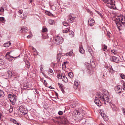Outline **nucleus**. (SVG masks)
<instances>
[{
	"instance_id": "obj_52",
	"label": "nucleus",
	"mask_w": 125,
	"mask_h": 125,
	"mask_svg": "<svg viewBox=\"0 0 125 125\" xmlns=\"http://www.w3.org/2000/svg\"><path fill=\"white\" fill-rule=\"evenodd\" d=\"M57 77L59 79H61L62 78V76L61 75H58Z\"/></svg>"
},
{
	"instance_id": "obj_12",
	"label": "nucleus",
	"mask_w": 125,
	"mask_h": 125,
	"mask_svg": "<svg viewBox=\"0 0 125 125\" xmlns=\"http://www.w3.org/2000/svg\"><path fill=\"white\" fill-rule=\"evenodd\" d=\"M94 102L98 106H101V103L99 99L97 97H95Z\"/></svg>"
},
{
	"instance_id": "obj_44",
	"label": "nucleus",
	"mask_w": 125,
	"mask_h": 125,
	"mask_svg": "<svg viewBox=\"0 0 125 125\" xmlns=\"http://www.w3.org/2000/svg\"><path fill=\"white\" fill-rule=\"evenodd\" d=\"M112 110L114 111H115L116 110V107L113 106V107H112Z\"/></svg>"
},
{
	"instance_id": "obj_38",
	"label": "nucleus",
	"mask_w": 125,
	"mask_h": 125,
	"mask_svg": "<svg viewBox=\"0 0 125 125\" xmlns=\"http://www.w3.org/2000/svg\"><path fill=\"white\" fill-rule=\"evenodd\" d=\"M107 49V46L105 45H104L103 50L104 51H105Z\"/></svg>"
},
{
	"instance_id": "obj_62",
	"label": "nucleus",
	"mask_w": 125,
	"mask_h": 125,
	"mask_svg": "<svg viewBox=\"0 0 125 125\" xmlns=\"http://www.w3.org/2000/svg\"><path fill=\"white\" fill-rule=\"evenodd\" d=\"M6 59H7L9 61H11V60L9 58H8V57H7L6 58Z\"/></svg>"
},
{
	"instance_id": "obj_50",
	"label": "nucleus",
	"mask_w": 125,
	"mask_h": 125,
	"mask_svg": "<svg viewBox=\"0 0 125 125\" xmlns=\"http://www.w3.org/2000/svg\"><path fill=\"white\" fill-rule=\"evenodd\" d=\"M23 11L22 10H19L18 12L19 13L21 14L22 13Z\"/></svg>"
},
{
	"instance_id": "obj_14",
	"label": "nucleus",
	"mask_w": 125,
	"mask_h": 125,
	"mask_svg": "<svg viewBox=\"0 0 125 125\" xmlns=\"http://www.w3.org/2000/svg\"><path fill=\"white\" fill-rule=\"evenodd\" d=\"M101 115L103 118L105 120H108V118L106 115L104 113H101Z\"/></svg>"
},
{
	"instance_id": "obj_3",
	"label": "nucleus",
	"mask_w": 125,
	"mask_h": 125,
	"mask_svg": "<svg viewBox=\"0 0 125 125\" xmlns=\"http://www.w3.org/2000/svg\"><path fill=\"white\" fill-rule=\"evenodd\" d=\"M51 41L57 45L62 44L63 41V39L62 37L57 36L53 38V39H51Z\"/></svg>"
},
{
	"instance_id": "obj_18",
	"label": "nucleus",
	"mask_w": 125,
	"mask_h": 125,
	"mask_svg": "<svg viewBox=\"0 0 125 125\" xmlns=\"http://www.w3.org/2000/svg\"><path fill=\"white\" fill-rule=\"evenodd\" d=\"M79 83L78 82H76V81L75 82V84L74 86V88L75 89H76L77 88L78 85H79Z\"/></svg>"
},
{
	"instance_id": "obj_37",
	"label": "nucleus",
	"mask_w": 125,
	"mask_h": 125,
	"mask_svg": "<svg viewBox=\"0 0 125 125\" xmlns=\"http://www.w3.org/2000/svg\"><path fill=\"white\" fill-rule=\"evenodd\" d=\"M120 77L122 79H124L125 78V75L123 74H120Z\"/></svg>"
},
{
	"instance_id": "obj_42",
	"label": "nucleus",
	"mask_w": 125,
	"mask_h": 125,
	"mask_svg": "<svg viewBox=\"0 0 125 125\" xmlns=\"http://www.w3.org/2000/svg\"><path fill=\"white\" fill-rule=\"evenodd\" d=\"M0 20L2 22H3L4 21V18L2 17H0Z\"/></svg>"
},
{
	"instance_id": "obj_51",
	"label": "nucleus",
	"mask_w": 125,
	"mask_h": 125,
	"mask_svg": "<svg viewBox=\"0 0 125 125\" xmlns=\"http://www.w3.org/2000/svg\"><path fill=\"white\" fill-rule=\"evenodd\" d=\"M68 63V62L67 61H66L64 62V64H63V66H65L66 64H67Z\"/></svg>"
},
{
	"instance_id": "obj_58",
	"label": "nucleus",
	"mask_w": 125,
	"mask_h": 125,
	"mask_svg": "<svg viewBox=\"0 0 125 125\" xmlns=\"http://www.w3.org/2000/svg\"><path fill=\"white\" fill-rule=\"evenodd\" d=\"M91 65L92 66H93V65H94V62H93V61H92V62H91Z\"/></svg>"
},
{
	"instance_id": "obj_21",
	"label": "nucleus",
	"mask_w": 125,
	"mask_h": 125,
	"mask_svg": "<svg viewBox=\"0 0 125 125\" xmlns=\"http://www.w3.org/2000/svg\"><path fill=\"white\" fill-rule=\"evenodd\" d=\"M73 53V50H71L70 52H69L66 53V55L67 56H71L72 55V54Z\"/></svg>"
},
{
	"instance_id": "obj_61",
	"label": "nucleus",
	"mask_w": 125,
	"mask_h": 125,
	"mask_svg": "<svg viewBox=\"0 0 125 125\" xmlns=\"http://www.w3.org/2000/svg\"><path fill=\"white\" fill-rule=\"evenodd\" d=\"M40 70L41 71L43 69V68L42 67V65H41L40 66Z\"/></svg>"
},
{
	"instance_id": "obj_8",
	"label": "nucleus",
	"mask_w": 125,
	"mask_h": 125,
	"mask_svg": "<svg viewBox=\"0 0 125 125\" xmlns=\"http://www.w3.org/2000/svg\"><path fill=\"white\" fill-rule=\"evenodd\" d=\"M110 59L111 61L116 63H118L120 61L118 58L115 56L110 57Z\"/></svg>"
},
{
	"instance_id": "obj_31",
	"label": "nucleus",
	"mask_w": 125,
	"mask_h": 125,
	"mask_svg": "<svg viewBox=\"0 0 125 125\" xmlns=\"http://www.w3.org/2000/svg\"><path fill=\"white\" fill-rule=\"evenodd\" d=\"M62 24L64 26H68L69 25V24L66 22H62Z\"/></svg>"
},
{
	"instance_id": "obj_43",
	"label": "nucleus",
	"mask_w": 125,
	"mask_h": 125,
	"mask_svg": "<svg viewBox=\"0 0 125 125\" xmlns=\"http://www.w3.org/2000/svg\"><path fill=\"white\" fill-rule=\"evenodd\" d=\"M4 9L2 7H1L0 9V11L1 12H4Z\"/></svg>"
},
{
	"instance_id": "obj_39",
	"label": "nucleus",
	"mask_w": 125,
	"mask_h": 125,
	"mask_svg": "<svg viewBox=\"0 0 125 125\" xmlns=\"http://www.w3.org/2000/svg\"><path fill=\"white\" fill-rule=\"evenodd\" d=\"M89 52L90 53L91 55H92V53H93V51L91 49H89L88 50Z\"/></svg>"
},
{
	"instance_id": "obj_16",
	"label": "nucleus",
	"mask_w": 125,
	"mask_h": 125,
	"mask_svg": "<svg viewBox=\"0 0 125 125\" xmlns=\"http://www.w3.org/2000/svg\"><path fill=\"white\" fill-rule=\"evenodd\" d=\"M26 27H23L21 28L20 32L25 33L27 32L28 31Z\"/></svg>"
},
{
	"instance_id": "obj_45",
	"label": "nucleus",
	"mask_w": 125,
	"mask_h": 125,
	"mask_svg": "<svg viewBox=\"0 0 125 125\" xmlns=\"http://www.w3.org/2000/svg\"><path fill=\"white\" fill-rule=\"evenodd\" d=\"M96 11L98 14L102 18L103 17V16L99 12Z\"/></svg>"
},
{
	"instance_id": "obj_27",
	"label": "nucleus",
	"mask_w": 125,
	"mask_h": 125,
	"mask_svg": "<svg viewBox=\"0 0 125 125\" xmlns=\"http://www.w3.org/2000/svg\"><path fill=\"white\" fill-rule=\"evenodd\" d=\"M26 65L27 66V67L28 69H29L30 68V63L28 61H27V62H25Z\"/></svg>"
},
{
	"instance_id": "obj_1",
	"label": "nucleus",
	"mask_w": 125,
	"mask_h": 125,
	"mask_svg": "<svg viewBox=\"0 0 125 125\" xmlns=\"http://www.w3.org/2000/svg\"><path fill=\"white\" fill-rule=\"evenodd\" d=\"M96 94L98 98H100L101 101H103L105 105L107 104L111 101V100L108 98V92L106 90L103 94L100 92H98L96 93Z\"/></svg>"
},
{
	"instance_id": "obj_54",
	"label": "nucleus",
	"mask_w": 125,
	"mask_h": 125,
	"mask_svg": "<svg viewBox=\"0 0 125 125\" xmlns=\"http://www.w3.org/2000/svg\"><path fill=\"white\" fill-rule=\"evenodd\" d=\"M111 52L113 53L114 54H115V50H111Z\"/></svg>"
},
{
	"instance_id": "obj_63",
	"label": "nucleus",
	"mask_w": 125,
	"mask_h": 125,
	"mask_svg": "<svg viewBox=\"0 0 125 125\" xmlns=\"http://www.w3.org/2000/svg\"><path fill=\"white\" fill-rule=\"evenodd\" d=\"M17 124L18 125H21V124L19 123H18L17 122Z\"/></svg>"
},
{
	"instance_id": "obj_32",
	"label": "nucleus",
	"mask_w": 125,
	"mask_h": 125,
	"mask_svg": "<svg viewBox=\"0 0 125 125\" xmlns=\"http://www.w3.org/2000/svg\"><path fill=\"white\" fill-rule=\"evenodd\" d=\"M58 85L59 86V88L60 89H61L62 88H63V85L62 84H60V83H58Z\"/></svg>"
},
{
	"instance_id": "obj_22",
	"label": "nucleus",
	"mask_w": 125,
	"mask_h": 125,
	"mask_svg": "<svg viewBox=\"0 0 125 125\" xmlns=\"http://www.w3.org/2000/svg\"><path fill=\"white\" fill-rule=\"evenodd\" d=\"M70 27H69L67 28L66 29L63 30V32L65 33H67L70 30Z\"/></svg>"
},
{
	"instance_id": "obj_4",
	"label": "nucleus",
	"mask_w": 125,
	"mask_h": 125,
	"mask_svg": "<svg viewBox=\"0 0 125 125\" xmlns=\"http://www.w3.org/2000/svg\"><path fill=\"white\" fill-rule=\"evenodd\" d=\"M105 3L107 4V6L110 8L115 9L116 8L114 0H108Z\"/></svg>"
},
{
	"instance_id": "obj_59",
	"label": "nucleus",
	"mask_w": 125,
	"mask_h": 125,
	"mask_svg": "<svg viewBox=\"0 0 125 125\" xmlns=\"http://www.w3.org/2000/svg\"><path fill=\"white\" fill-rule=\"evenodd\" d=\"M61 89V91H62V92L63 93H64V90L63 89V88H62L61 89Z\"/></svg>"
},
{
	"instance_id": "obj_5",
	"label": "nucleus",
	"mask_w": 125,
	"mask_h": 125,
	"mask_svg": "<svg viewBox=\"0 0 125 125\" xmlns=\"http://www.w3.org/2000/svg\"><path fill=\"white\" fill-rule=\"evenodd\" d=\"M8 97L12 105L15 104L16 100V97L15 95L14 94H9Z\"/></svg>"
},
{
	"instance_id": "obj_40",
	"label": "nucleus",
	"mask_w": 125,
	"mask_h": 125,
	"mask_svg": "<svg viewBox=\"0 0 125 125\" xmlns=\"http://www.w3.org/2000/svg\"><path fill=\"white\" fill-rule=\"evenodd\" d=\"M63 112L61 111H60L58 112V114L60 115H61L63 114Z\"/></svg>"
},
{
	"instance_id": "obj_7",
	"label": "nucleus",
	"mask_w": 125,
	"mask_h": 125,
	"mask_svg": "<svg viewBox=\"0 0 125 125\" xmlns=\"http://www.w3.org/2000/svg\"><path fill=\"white\" fill-rule=\"evenodd\" d=\"M24 106L23 105H21L20 107V112L24 114L23 115H25L27 113V111L26 109L24 108Z\"/></svg>"
},
{
	"instance_id": "obj_25",
	"label": "nucleus",
	"mask_w": 125,
	"mask_h": 125,
	"mask_svg": "<svg viewBox=\"0 0 125 125\" xmlns=\"http://www.w3.org/2000/svg\"><path fill=\"white\" fill-rule=\"evenodd\" d=\"M45 13L46 14L49 16H53V14L51 13L50 12L48 11H46L45 12Z\"/></svg>"
},
{
	"instance_id": "obj_56",
	"label": "nucleus",
	"mask_w": 125,
	"mask_h": 125,
	"mask_svg": "<svg viewBox=\"0 0 125 125\" xmlns=\"http://www.w3.org/2000/svg\"><path fill=\"white\" fill-rule=\"evenodd\" d=\"M123 88L124 90H125V84L124 83L123 84Z\"/></svg>"
},
{
	"instance_id": "obj_48",
	"label": "nucleus",
	"mask_w": 125,
	"mask_h": 125,
	"mask_svg": "<svg viewBox=\"0 0 125 125\" xmlns=\"http://www.w3.org/2000/svg\"><path fill=\"white\" fill-rule=\"evenodd\" d=\"M122 112L123 113H124V114L125 115V109L123 108H122Z\"/></svg>"
},
{
	"instance_id": "obj_13",
	"label": "nucleus",
	"mask_w": 125,
	"mask_h": 125,
	"mask_svg": "<svg viewBox=\"0 0 125 125\" xmlns=\"http://www.w3.org/2000/svg\"><path fill=\"white\" fill-rule=\"evenodd\" d=\"M88 22L90 26H92L94 25L95 21L93 19L90 18L88 20Z\"/></svg>"
},
{
	"instance_id": "obj_19",
	"label": "nucleus",
	"mask_w": 125,
	"mask_h": 125,
	"mask_svg": "<svg viewBox=\"0 0 125 125\" xmlns=\"http://www.w3.org/2000/svg\"><path fill=\"white\" fill-rule=\"evenodd\" d=\"M62 79V80L65 82H67L68 81V79L64 75L63 76Z\"/></svg>"
},
{
	"instance_id": "obj_57",
	"label": "nucleus",
	"mask_w": 125,
	"mask_h": 125,
	"mask_svg": "<svg viewBox=\"0 0 125 125\" xmlns=\"http://www.w3.org/2000/svg\"><path fill=\"white\" fill-rule=\"evenodd\" d=\"M83 125H90V124L89 123H85Z\"/></svg>"
},
{
	"instance_id": "obj_28",
	"label": "nucleus",
	"mask_w": 125,
	"mask_h": 125,
	"mask_svg": "<svg viewBox=\"0 0 125 125\" xmlns=\"http://www.w3.org/2000/svg\"><path fill=\"white\" fill-rule=\"evenodd\" d=\"M50 25H52L54 23V21L53 20L50 19L48 21Z\"/></svg>"
},
{
	"instance_id": "obj_15",
	"label": "nucleus",
	"mask_w": 125,
	"mask_h": 125,
	"mask_svg": "<svg viewBox=\"0 0 125 125\" xmlns=\"http://www.w3.org/2000/svg\"><path fill=\"white\" fill-rule=\"evenodd\" d=\"M12 52H13V51H11L10 52H7L5 56L6 57L7 55H8L11 58H14V59H15L16 58H17L19 56H20V55H19V56H17L16 57H13V56H11L10 55V53H11Z\"/></svg>"
},
{
	"instance_id": "obj_10",
	"label": "nucleus",
	"mask_w": 125,
	"mask_h": 125,
	"mask_svg": "<svg viewBox=\"0 0 125 125\" xmlns=\"http://www.w3.org/2000/svg\"><path fill=\"white\" fill-rule=\"evenodd\" d=\"M121 87L119 85L115 86V90L117 93H119L121 92Z\"/></svg>"
},
{
	"instance_id": "obj_20",
	"label": "nucleus",
	"mask_w": 125,
	"mask_h": 125,
	"mask_svg": "<svg viewBox=\"0 0 125 125\" xmlns=\"http://www.w3.org/2000/svg\"><path fill=\"white\" fill-rule=\"evenodd\" d=\"M42 37L44 39L48 38H49L48 35L47 34H42Z\"/></svg>"
},
{
	"instance_id": "obj_35",
	"label": "nucleus",
	"mask_w": 125,
	"mask_h": 125,
	"mask_svg": "<svg viewBox=\"0 0 125 125\" xmlns=\"http://www.w3.org/2000/svg\"><path fill=\"white\" fill-rule=\"evenodd\" d=\"M10 120L15 124H17V122L15 120L12 119H10Z\"/></svg>"
},
{
	"instance_id": "obj_36",
	"label": "nucleus",
	"mask_w": 125,
	"mask_h": 125,
	"mask_svg": "<svg viewBox=\"0 0 125 125\" xmlns=\"http://www.w3.org/2000/svg\"><path fill=\"white\" fill-rule=\"evenodd\" d=\"M47 31V29L46 28H43L42 30V32H44Z\"/></svg>"
},
{
	"instance_id": "obj_29",
	"label": "nucleus",
	"mask_w": 125,
	"mask_h": 125,
	"mask_svg": "<svg viewBox=\"0 0 125 125\" xmlns=\"http://www.w3.org/2000/svg\"><path fill=\"white\" fill-rule=\"evenodd\" d=\"M48 73L51 75H53V71L51 69H49V70Z\"/></svg>"
},
{
	"instance_id": "obj_11",
	"label": "nucleus",
	"mask_w": 125,
	"mask_h": 125,
	"mask_svg": "<svg viewBox=\"0 0 125 125\" xmlns=\"http://www.w3.org/2000/svg\"><path fill=\"white\" fill-rule=\"evenodd\" d=\"M73 115H74L76 117L78 116H79V115L81 118H82V117L81 116V113L79 112L77 110H75L73 112Z\"/></svg>"
},
{
	"instance_id": "obj_49",
	"label": "nucleus",
	"mask_w": 125,
	"mask_h": 125,
	"mask_svg": "<svg viewBox=\"0 0 125 125\" xmlns=\"http://www.w3.org/2000/svg\"><path fill=\"white\" fill-rule=\"evenodd\" d=\"M63 120L65 121V122H63V123H67L68 121L65 118H64L63 119Z\"/></svg>"
},
{
	"instance_id": "obj_23",
	"label": "nucleus",
	"mask_w": 125,
	"mask_h": 125,
	"mask_svg": "<svg viewBox=\"0 0 125 125\" xmlns=\"http://www.w3.org/2000/svg\"><path fill=\"white\" fill-rule=\"evenodd\" d=\"M79 50L80 52L81 53L83 54L84 52V50L82 48H80L79 49Z\"/></svg>"
},
{
	"instance_id": "obj_2",
	"label": "nucleus",
	"mask_w": 125,
	"mask_h": 125,
	"mask_svg": "<svg viewBox=\"0 0 125 125\" xmlns=\"http://www.w3.org/2000/svg\"><path fill=\"white\" fill-rule=\"evenodd\" d=\"M115 23L119 30L123 29L125 25V18L124 16H118L115 20Z\"/></svg>"
},
{
	"instance_id": "obj_30",
	"label": "nucleus",
	"mask_w": 125,
	"mask_h": 125,
	"mask_svg": "<svg viewBox=\"0 0 125 125\" xmlns=\"http://www.w3.org/2000/svg\"><path fill=\"white\" fill-rule=\"evenodd\" d=\"M32 50L33 51V52H35V54L36 55H37L38 54L37 51L34 48H32Z\"/></svg>"
},
{
	"instance_id": "obj_17",
	"label": "nucleus",
	"mask_w": 125,
	"mask_h": 125,
	"mask_svg": "<svg viewBox=\"0 0 125 125\" xmlns=\"http://www.w3.org/2000/svg\"><path fill=\"white\" fill-rule=\"evenodd\" d=\"M11 44V43L10 42H9L4 43V46L5 47H7L10 46Z\"/></svg>"
},
{
	"instance_id": "obj_26",
	"label": "nucleus",
	"mask_w": 125,
	"mask_h": 125,
	"mask_svg": "<svg viewBox=\"0 0 125 125\" xmlns=\"http://www.w3.org/2000/svg\"><path fill=\"white\" fill-rule=\"evenodd\" d=\"M68 76L70 78H73V73L71 72H69L68 73Z\"/></svg>"
},
{
	"instance_id": "obj_64",
	"label": "nucleus",
	"mask_w": 125,
	"mask_h": 125,
	"mask_svg": "<svg viewBox=\"0 0 125 125\" xmlns=\"http://www.w3.org/2000/svg\"><path fill=\"white\" fill-rule=\"evenodd\" d=\"M32 2V0H30V3H31Z\"/></svg>"
},
{
	"instance_id": "obj_24",
	"label": "nucleus",
	"mask_w": 125,
	"mask_h": 125,
	"mask_svg": "<svg viewBox=\"0 0 125 125\" xmlns=\"http://www.w3.org/2000/svg\"><path fill=\"white\" fill-rule=\"evenodd\" d=\"M69 35H70L71 36V37H73L74 35V32L73 31H69Z\"/></svg>"
},
{
	"instance_id": "obj_34",
	"label": "nucleus",
	"mask_w": 125,
	"mask_h": 125,
	"mask_svg": "<svg viewBox=\"0 0 125 125\" xmlns=\"http://www.w3.org/2000/svg\"><path fill=\"white\" fill-rule=\"evenodd\" d=\"M60 55L59 54H57V59L58 61L59 60L60 58Z\"/></svg>"
},
{
	"instance_id": "obj_47",
	"label": "nucleus",
	"mask_w": 125,
	"mask_h": 125,
	"mask_svg": "<svg viewBox=\"0 0 125 125\" xmlns=\"http://www.w3.org/2000/svg\"><path fill=\"white\" fill-rule=\"evenodd\" d=\"M110 33L108 31H107V36L109 37L110 38Z\"/></svg>"
},
{
	"instance_id": "obj_9",
	"label": "nucleus",
	"mask_w": 125,
	"mask_h": 125,
	"mask_svg": "<svg viewBox=\"0 0 125 125\" xmlns=\"http://www.w3.org/2000/svg\"><path fill=\"white\" fill-rule=\"evenodd\" d=\"M105 67L108 69L109 71V72L112 74L115 72V71L114 70L111 66H106Z\"/></svg>"
},
{
	"instance_id": "obj_33",
	"label": "nucleus",
	"mask_w": 125,
	"mask_h": 125,
	"mask_svg": "<svg viewBox=\"0 0 125 125\" xmlns=\"http://www.w3.org/2000/svg\"><path fill=\"white\" fill-rule=\"evenodd\" d=\"M3 93L2 91H0V97L2 98L4 96L3 95Z\"/></svg>"
},
{
	"instance_id": "obj_55",
	"label": "nucleus",
	"mask_w": 125,
	"mask_h": 125,
	"mask_svg": "<svg viewBox=\"0 0 125 125\" xmlns=\"http://www.w3.org/2000/svg\"><path fill=\"white\" fill-rule=\"evenodd\" d=\"M32 35H28V36H27V37L28 38H30L31 37H32Z\"/></svg>"
},
{
	"instance_id": "obj_53",
	"label": "nucleus",
	"mask_w": 125,
	"mask_h": 125,
	"mask_svg": "<svg viewBox=\"0 0 125 125\" xmlns=\"http://www.w3.org/2000/svg\"><path fill=\"white\" fill-rule=\"evenodd\" d=\"M44 84L45 85H47V83L46 81L45 80H44Z\"/></svg>"
},
{
	"instance_id": "obj_41",
	"label": "nucleus",
	"mask_w": 125,
	"mask_h": 125,
	"mask_svg": "<svg viewBox=\"0 0 125 125\" xmlns=\"http://www.w3.org/2000/svg\"><path fill=\"white\" fill-rule=\"evenodd\" d=\"M87 11L91 15H92V11H91L89 9L87 10Z\"/></svg>"
},
{
	"instance_id": "obj_46",
	"label": "nucleus",
	"mask_w": 125,
	"mask_h": 125,
	"mask_svg": "<svg viewBox=\"0 0 125 125\" xmlns=\"http://www.w3.org/2000/svg\"><path fill=\"white\" fill-rule=\"evenodd\" d=\"M13 111V108H11L9 109V111L10 113H11Z\"/></svg>"
},
{
	"instance_id": "obj_60",
	"label": "nucleus",
	"mask_w": 125,
	"mask_h": 125,
	"mask_svg": "<svg viewBox=\"0 0 125 125\" xmlns=\"http://www.w3.org/2000/svg\"><path fill=\"white\" fill-rule=\"evenodd\" d=\"M87 48L88 50H89V49H91V47L89 46H88Z\"/></svg>"
},
{
	"instance_id": "obj_6",
	"label": "nucleus",
	"mask_w": 125,
	"mask_h": 125,
	"mask_svg": "<svg viewBox=\"0 0 125 125\" xmlns=\"http://www.w3.org/2000/svg\"><path fill=\"white\" fill-rule=\"evenodd\" d=\"M76 18L75 15L74 14H71L69 16L68 19V21L70 23H73V21Z\"/></svg>"
}]
</instances>
